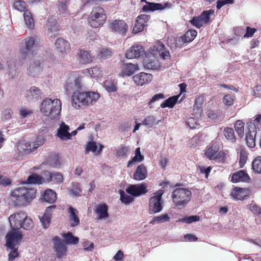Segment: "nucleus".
<instances>
[{"label":"nucleus","instance_id":"obj_1","mask_svg":"<svg viewBox=\"0 0 261 261\" xmlns=\"http://www.w3.org/2000/svg\"><path fill=\"white\" fill-rule=\"evenodd\" d=\"M82 87V80L77 73L73 72L68 75L64 89L67 95L72 93L71 104L76 109H83L92 106L100 96L98 93L95 92H81Z\"/></svg>","mask_w":261,"mask_h":261},{"label":"nucleus","instance_id":"obj_2","mask_svg":"<svg viewBox=\"0 0 261 261\" xmlns=\"http://www.w3.org/2000/svg\"><path fill=\"white\" fill-rule=\"evenodd\" d=\"M169 51L165 48V45L161 42H158L145 53L143 65L146 69L158 70L161 68L159 58L164 60L169 59Z\"/></svg>","mask_w":261,"mask_h":261},{"label":"nucleus","instance_id":"obj_3","mask_svg":"<svg viewBox=\"0 0 261 261\" xmlns=\"http://www.w3.org/2000/svg\"><path fill=\"white\" fill-rule=\"evenodd\" d=\"M36 190L32 188L20 187L14 189L11 194V199L15 206L28 204L36 196Z\"/></svg>","mask_w":261,"mask_h":261},{"label":"nucleus","instance_id":"obj_4","mask_svg":"<svg viewBox=\"0 0 261 261\" xmlns=\"http://www.w3.org/2000/svg\"><path fill=\"white\" fill-rule=\"evenodd\" d=\"M61 101L58 99L45 98L43 100L40 107V112L51 119H57L61 111Z\"/></svg>","mask_w":261,"mask_h":261},{"label":"nucleus","instance_id":"obj_5","mask_svg":"<svg viewBox=\"0 0 261 261\" xmlns=\"http://www.w3.org/2000/svg\"><path fill=\"white\" fill-rule=\"evenodd\" d=\"M39 38L34 35L25 38L21 43L19 53L21 58H29L36 54L39 45Z\"/></svg>","mask_w":261,"mask_h":261},{"label":"nucleus","instance_id":"obj_6","mask_svg":"<svg viewBox=\"0 0 261 261\" xmlns=\"http://www.w3.org/2000/svg\"><path fill=\"white\" fill-rule=\"evenodd\" d=\"M191 198V192L187 188H176L172 194L173 203L179 208L185 207Z\"/></svg>","mask_w":261,"mask_h":261},{"label":"nucleus","instance_id":"obj_7","mask_svg":"<svg viewBox=\"0 0 261 261\" xmlns=\"http://www.w3.org/2000/svg\"><path fill=\"white\" fill-rule=\"evenodd\" d=\"M44 141V137L42 135H39L37 137L36 140L32 143L25 141L19 142L17 145V149L21 153L29 154L42 145Z\"/></svg>","mask_w":261,"mask_h":261},{"label":"nucleus","instance_id":"obj_8","mask_svg":"<svg viewBox=\"0 0 261 261\" xmlns=\"http://www.w3.org/2000/svg\"><path fill=\"white\" fill-rule=\"evenodd\" d=\"M106 19L103 9L96 6L93 8L88 19L89 25L93 28H97L102 25Z\"/></svg>","mask_w":261,"mask_h":261},{"label":"nucleus","instance_id":"obj_9","mask_svg":"<svg viewBox=\"0 0 261 261\" xmlns=\"http://www.w3.org/2000/svg\"><path fill=\"white\" fill-rule=\"evenodd\" d=\"M163 193V190H159L154 193V195L150 198L149 203V213L150 214H154L162 211L163 203L162 197Z\"/></svg>","mask_w":261,"mask_h":261},{"label":"nucleus","instance_id":"obj_10","mask_svg":"<svg viewBox=\"0 0 261 261\" xmlns=\"http://www.w3.org/2000/svg\"><path fill=\"white\" fill-rule=\"evenodd\" d=\"M22 233L16 228H11V230L6 236V247L7 250L9 248H13L18 247L22 239Z\"/></svg>","mask_w":261,"mask_h":261},{"label":"nucleus","instance_id":"obj_11","mask_svg":"<svg viewBox=\"0 0 261 261\" xmlns=\"http://www.w3.org/2000/svg\"><path fill=\"white\" fill-rule=\"evenodd\" d=\"M109 25L112 32L123 36L126 35L128 30L127 24L124 20L121 19L110 20Z\"/></svg>","mask_w":261,"mask_h":261},{"label":"nucleus","instance_id":"obj_12","mask_svg":"<svg viewBox=\"0 0 261 261\" xmlns=\"http://www.w3.org/2000/svg\"><path fill=\"white\" fill-rule=\"evenodd\" d=\"M44 59L42 56L34 57L30 61L28 68V72L29 74L35 75L38 74L42 69L43 66Z\"/></svg>","mask_w":261,"mask_h":261},{"label":"nucleus","instance_id":"obj_13","mask_svg":"<svg viewBox=\"0 0 261 261\" xmlns=\"http://www.w3.org/2000/svg\"><path fill=\"white\" fill-rule=\"evenodd\" d=\"M219 151V146L216 143H213L207 149L205 154L211 160H218L219 161L224 162L225 160L224 153L221 152L218 153Z\"/></svg>","mask_w":261,"mask_h":261},{"label":"nucleus","instance_id":"obj_14","mask_svg":"<svg viewBox=\"0 0 261 261\" xmlns=\"http://www.w3.org/2000/svg\"><path fill=\"white\" fill-rule=\"evenodd\" d=\"M248 130L246 133V141L249 147L252 148L255 145V137L256 133V126L254 122L249 121L246 123Z\"/></svg>","mask_w":261,"mask_h":261},{"label":"nucleus","instance_id":"obj_15","mask_svg":"<svg viewBox=\"0 0 261 261\" xmlns=\"http://www.w3.org/2000/svg\"><path fill=\"white\" fill-rule=\"evenodd\" d=\"M146 5L142 7V11L145 12L154 11L156 10H163L164 9H170L172 8V5L169 2H166L164 4L154 3L146 2Z\"/></svg>","mask_w":261,"mask_h":261},{"label":"nucleus","instance_id":"obj_16","mask_svg":"<svg viewBox=\"0 0 261 261\" xmlns=\"http://www.w3.org/2000/svg\"><path fill=\"white\" fill-rule=\"evenodd\" d=\"M53 243L55 251L58 258H61L66 255L67 248L63 241L61 240L59 237L56 236L53 239Z\"/></svg>","mask_w":261,"mask_h":261},{"label":"nucleus","instance_id":"obj_17","mask_svg":"<svg viewBox=\"0 0 261 261\" xmlns=\"http://www.w3.org/2000/svg\"><path fill=\"white\" fill-rule=\"evenodd\" d=\"M146 188V184L132 185L126 189V192L132 196L138 197L147 193Z\"/></svg>","mask_w":261,"mask_h":261},{"label":"nucleus","instance_id":"obj_18","mask_svg":"<svg viewBox=\"0 0 261 261\" xmlns=\"http://www.w3.org/2000/svg\"><path fill=\"white\" fill-rule=\"evenodd\" d=\"M24 218H25V213L23 212L10 215L9 217V221L11 228H16L18 230L20 228Z\"/></svg>","mask_w":261,"mask_h":261},{"label":"nucleus","instance_id":"obj_19","mask_svg":"<svg viewBox=\"0 0 261 261\" xmlns=\"http://www.w3.org/2000/svg\"><path fill=\"white\" fill-rule=\"evenodd\" d=\"M145 53L144 48L140 45L132 46L125 53V57L127 59H132L140 57Z\"/></svg>","mask_w":261,"mask_h":261},{"label":"nucleus","instance_id":"obj_20","mask_svg":"<svg viewBox=\"0 0 261 261\" xmlns=\"http://www.w3.org/2000/svg\"><path fill=\"white\" fill-rule=\"evenodd\" d=\"M134 82L138 86H143L150 82L152 79L151 74L145 72L139 73L133 77Z\"/></svg>","mask_w":261,"mask_h":261},{"label":"nucleus","instance_id":"obj_21","mask_svg":"<svg viewBox=\"0 0 261 261\" xmlns=\"http://www.w3.org/2000/svg\"><path fill=\"white\" fill-rule=\"evenodd\" d=\"M46 27L48 29V35L50 38H54L57 36L59 29L55 18L52 17H48L46 23Z\"/></svg>","mask_w":261,"mask_h":261},{"label":"nucleus","instance_id":"obj_22","mask_svg":"<svg viewBox=\"0 0 261 261\" xmlns=\"http://www.w3.org/2000/svg\"><path fill=\"white\" fill-rule=\"evenodd\" d=\"M41 94V91L39 88L33 86L26 91L25 97L28 101L36 100L40 98Z\"/></svg>","mask_w":261,"mask_h":261},{"label":"nucleus","instance_id":"obj_23","mask_svg":"<svg viewBox=\"0 0 261 261\" xmlns=\"http://www.w3.org/2000/svg\"><path fill=\"white\" fill-rule=\"evenodd\" d=\"M69 130V126L66 125L64 122H62L58 129L57 135L62 140L70 139Z\"/></svg>","mask_w":261,"mask_h":261},{"label":"nucleus","instance_id":"obj_24","mask_svg":"<svg viewBox=\"0 0 261 261\" xmlns=\"http://www.w3.org/2000/svg\"><path fill=\"white\" fill-rule=\"evenodd\" d=\"M138 70H139V67L137 64L125 63L121 67V73L123 76H130Z\"/></svg>","mask_w":261,"mask_h":261},{"label":"nucleus","instance_id":"obj_25","mask_svg":"<svg viewBox=\"0 0 261 261\" xmlns=\"http://www.w3.org/2000/svg\"><path fill=\"white\" fill-rule=\"evenodd\" d=\"M250 178L248 174L243 170L237 171L232 175L231 181L233 182H248Z\"/></svg>","mask_w":261,"mask_h":261},{"label":"nucleus","instance_id":"obj_26","mask_svg":"<svg viewBox=\"0 0 261 261\" xmlns=\"http://www.w3.org/2000/svg\"><path fill=\"white\" fill-rule=\"evenodd\" d=\"M55 207V205H52L48 206L46 208L43 216L40 219L43 228L46 229L49 226L51 219L50 216L51 215V211L52 209H54Z\"/></svg>","mask_w":261,"mask_h":261},{"label":"nucleus","instance_id":"obj_27","mask_svg":"<svg viewBox=\"0 0 261 261\" xmlns=\"http://www.w3.org/2000/svg\"><path fill=\"white\" fill-rule=\"evenodd\" d=\"M77 60L82 64H86L92 61V57L90 53L86 50H80L77 54Z\"/></svg>","mask_w":261,"mask_h":261},{"label":"nucleus","instance_id":"obj_28","mask_svg":"<svg viewBox=\"0 0 261 261\" xmlns=\"http://www.w3.org/2000/svg\"><path fill=\"white\" fill-rule=\"evenodd\" d=\"M147 174V170L143 164L139 165L135 172L134 173L133 177L135 180H142L144 179Z\"/></svg>","mask_w":261,"mask_h":261},{"label":"nucleus","instance_id":"obj_29","mask_svg":"<svg viewBox=\"0 0 261 261\" xmlns=\"http://www.w3.org/2000/svg\"><path fill=\"white\" fill-rule=\"evenodd\" d=\"M248 195V190L245 189L236 187L231 192V195L236 200H243L246 199Z\"/></svg>","mask_w":261,"mask_h":261},{"label":"nucleus","instance_id":"obj_30","mask_svg":"<svg viewBox=\"0 0 261 261\" xmlns=\"http://www.w3.org/2000/svg\"><path fill=\"white\" fill-rule=\"evenodd\" d=\"M108 206L106 203L98 204L96 206L95 212L99 219H106L109 217Z\"/></svg>","mask_w":261,"mask_h":261},{"label":"nucleus","instance_id":"obj_31","mask_svg":"<svg viewBox=\"0 0 261 261\" xmlns=\"http://www.w3.org/2000/svg\"><path fill=\"white\" fill-rule=\"evenodd\" d=\"M69 213V218L70 221V226L74 227L77 226L80 223V220L77 216V211L71 206L68 208Z\"/></svg>","mask_w":261,"mask_h":261},{"label":"nucleus","instance_id":"obj_32","mask_svg":"<svg viewBox=\"0 0 261 261\" xmlns=\"http://www.w3.org/2000/svg\"><path fill=\"white\" fill-rule=\"evenodd\" d=\"M56 49L61 53H66L69 51L70 45L69 43L63 38H58L55 42Z\"/></svg>","mask_w":261,"mask_h":261},{"label":"nucleus","instance_id":"obj_33","mask_svg":"<svg viewBox=\"0 0 261 261\" xmlns=\"http://www.w3.org/2000/svg\"><path fill=\"white\" fill-rule=\"evenodd\" d=\"M197 32L194 30L187 31L184 35L181 36L179 39V42L182 43L191 42L197 36Z\"/></svg>","mask_w":261,"mask_h":261},{"label":"nucleus","instance_id":"obj_34","mask_svg":"<svg viewBox=\"0 0 261 261\" xmlns=\"http://www.w3.org/2000/svg\"><path fill=\"white\" fill-rule=\"evenodd\" d=\"M43 200L49 203H53L57 200V194L53 190H46L43 195Z\"/></svg>","mask_w":261,"mask_h":261},{"label":"nucleus","instance_id":"obj_35","mask_svg":"<svg viewBox=\"0 0 261 261\" xmlns=\"http://www.w3.org/2000/svg\"><path fill=\"white\" fill-rule=\"evenodd\" d=\"M44 182V179L41 176L34 173L30 175L26 181L24 182L25 184H42Z\"/></svg>","mask_w":261,"mask_h":261},{"label":"nucleus","instance_id":"obj_36","mask_svg":"<svg viewBox=\"0 0 261 261\" xmlns=\"http://www.w3.org/2000/svg\"><path fill=\"white\" fill-rule=\"evenodd\" d=\"M23 18L27 27L28 29L32 30L34 27V19L31 12L29 10L24 11Z\"/></svg>","mask_w":261,"mask_h":261},{"label":"nucleus","instance_id":"obj_37","mask_svg":"<svg viewBox=\"0 0 261 261\" xmlns=\"http://www.w3.org/2000/svg\"><path fill=\"white\" fill-rule=\"evenodd\" d=\"M179 96V95H178L169 97L161 104V107L162 108L166 107L172 108L177 102Z\"/></svg>","mask_w":261,"mask_h":261},{"label":"nucleus","instance_id":"obj_38","mask_svg":"<svg viewBox=\"0 0 261 261\" xmlns=\"http://www.w3.org/2000/svg\"><path fill=\"white\" fill-rule=\"evenodd\" d=\"M203 98L201 96L197 97L195 100L193 107L194 108V111H196L195 112L196 116H200L202 112V105L203 103Z\"/></svg>","mask_w":261,"mask_h":261},{"label":"nucleus","instance_id":"obj_39","mask_svg":"<svg viewBox=\"0 0 261 261\" xmlns=\"http://www.w3.org/2000/svg\"><path fill=\"white\" fill-rule=\"evenodd\" d=\"M63 237L65 241L64 243L67 245H76L79 243V239L78 237L73 236L70 232L64 234Z\"/></svg>","mask_w":261,"mask_h":261},{"label":"nucleus","instance_id":"obj_40","mask_svg":"<svg viewBox=\"0 0 261 261\" xmlns=\"http://www.w3.org/2000/svg\"><path fill=\"white\" fill-rule=\"evenodd\" d=\"M245 30L242 28H236L234 29V38L230 39L228 43L235 44L241 37H244Z\"/></svg>","mask_w":261,"mask_h":261},{"label":"nucleus","instance_id":"obj_41","mask_svg":"<svg viewBox=\"0 0 261 261\" xmlns=\"http://www.w3.org/2000/svg\"><path fill=\"white\" fill-rule=\"evenodd\" d=\"M144 160V156L141 153L140 148H137L135 150V155L131 161H129L127 163V167H130L132 164L135 162H140Z\"/></svg>","mask_w":261,"mask_h":261},{"label":"nucleus","instance_id":"obj_42","mask_svg":"<svg viewBox=\"0 0 261 261\" xmlns=\"http://www.w3.org/2000/svg\"><path fill=\"white\" fill-rule=\"evenodd\" d=\"M170 220V217L167 214H164L158 216H154L153 217L151 221L150 222V224H154L155 222L157 223H164L167 221H169Z\"/></svg>","mask_w":261,"mask_h":261},{"label":"nucleus","instance_id":"obj_43","mask_svg":"<svg viewBox=\"0 0 261 261\" xmlns=\"http://www.w3.org/2000/svg\"><path fill=\"white\" fill-rule=\"evenodd\" d=\"M253 171L258 174L261 173V156H257L252 163Z\"/></svg>","mask_w":261,"mask_h":261},{"label":"nucleus","instance_id":"obj_44","mask_svg":"<svg viewBox=\"0 0 261 261\" xmlns=\"http://www.w3.org/2000/svg\"><path fill=\"white\" fill-rule=\"evenodd\" d=\"M244 123L241 120H238L234 124V128L240 138H242L244 135Z\"/></svg>","mask_w":261,"mask_h":261},{"label":"nucleus","instance_id":"obj_45","mask_svg":"<svg viewBox=\"0 0 261 261\" xmlns=\"http://www.w3.org/2000/svg\"><path fill=\"white\" fill-rule=\"evenodd\" d=\"M119 194L121 201L125 204H129L134 200V198L131 195L125 193V192L123 190H120Z\"/></svg>","mask_w":261,"mask_h":261},{"label":"nucleus","instance_id":"obj_46","mask_svg":"<svg viewBox=\"0 0 261 261\" xmlns=\"http://www.w3.org/2000/svg\"><path fill=\"white\" fill-rule=\"evenodd\" d=\"M224 135L226 139L230 140L232 142H234L236 140L234 132L232 128H225L224 129Z\"/></svg>","mask_w":261,"mask_h":261},{"label":"nucleus","instance_id":"obj_47","mask_svg":"<svg viewBox=\"0 0 261 261\" xmlns=\"http://www.w3.org/2000/svg\"><path fill=\"white\" fill-rule=\"evenodd\" d=\"M214 13V11L213 10L204 11L202 12L199 17L204 24H206L209 22L211 15H213Z\"/></svg>","mask_w":261,"mask_h":261},{"label":"nucleus","instance_id":"obj_48","mask_svg":"<svg viewBox=\"0 0 261 261\" xmlns=\"http://www.w3.org/2000/svg\"><path fill=\"white\" fill-rule=\"evenodd\" d=\"M47 162L54 168L58 167L60 164L58 159V156L55 154L49 155L47 159Z\"/></svg>","mask_w":261,"mask_h":261},{"label":"nucleus","instance_id":"obj_49","mask_svg":"<svg viewBox=\"0 0 261 261\" xmlns=\"http://www.w3.org/2000/svg\"><path fill=\"white\" fill-rule=\"evenodd\" d=\"M199 220V216L195 215L191 216H186L184 218L179 219L177 221L190 224L194 222L198 221Z\"/></svg>","mask_w":261,"mask_h":261},{"label":"nucleus","instance_id":"obj_50","mask_svg":"<svg viewBox=\"0 0 261 261\" xmlns=\"http://www.w3.org/2000/svg\"><path fill=\"white\" fill-rule=\"evenodd\" d=\"M33 227V222L32 220L29 218L25 214V218L23 219L21 228H23L25 230H30Z\"/></svg>","mask_w":261,"mask_h":261},{"label":"nucleus","instance_id":"obj_51","mask_svg":"<svg viewBox=\"0 0 261 261\" xmlns=\"http://www.w3.org/2000/svg\"><path fill=\"white\" fill-rule=\"evenodd\" d=\"M98 56L101 58L108 59L112 56V51L108 48H100L99 49Z\"/></svg>","mask_w":261,"mask_h":261},{"label":"nucleus","instance_id":"obj_52","mask_svg":"<svg viewBox=\"0 0 261 261\" xmlns=\"http://www.w3.org/2000/svg\"><path fill=\"white\" fill-rule=\"evenodd\" d=\"M14 8L20 11V12H23V13L24 12V11H27V5L26 4V3L23 1H21V0H19V1H16L14 3Z\"/></svg>","mask_w":261,"mask_h":261},{"label":"nucleus","instance_id":"obj_53","mask_svg":"<svg viewBox=\"0 0 261 261\" xmlns=\"http://www.w3.org/2000/svg\"><path fill=\"white\" fill-rule=\"evenodd\" d=\"M88 73L91 77H99L102 75V71L98 67H94L87 69Z\"/></svg>","mask_w":261,"mask_h":261},{"label":"nucleus","instance_id":"obj_54","mask_svg":"<svg viewBox=\"0 0 261 261\" xmlns=\"http://www.w3.org/2000/svg\"><path fill=\"white\" fill-rule=\"evenodd\" d=\"M105 89L109 92H114L117 91V87L115 84L112 81H106L103 83Z\"/></svg>","mask_w":261,"mask_h":261},{"label":"nucleus","instance_id":"obj_55","mask_svg":"<svg viewBox=\"0 0 261 261\" xmlns=\"http://www.w3.org/2000/svg\"><path fill=\"white\" fill-rule=\"evenodd\" d=\"M186 124L191 129L197 128L200 125L198 120L193 117L188 118L186 121Z\"/></svg>","mask_w":261,"mask_h":261},{"label":"nucleus","instance_id":"obj_56","mask_svg":"<svg viewBox=\"0 0 261 261\" xmlns=\"http://www.w3.org/2000/svg\"><path fill=\"white\" fill-rule=\"evenodd\" d=\"M146 26H147L146 24L142 22L141 21H139L138 19H137L135 27L133 30V33L134 34H136L141 32L143 30L144 27Z\"/></svg>","mask_w":261,"mask_h":261},{"label":"nucleus","instance_id":"obj_57","mask_svg":"<svg viewBox=\"0 0 261 261\" xmlns=\"http://www.w3.org/2000/svg\"><path fill=\"white\" fill-rule=\"evenodd\" d=\"M8 74L11 79H14L16 76V68L13 62H11L8 64Z\"/></svg>","mask_w":261,"mask_h":261},{"label":"nucleus","instance_id":"obj_58","mask_svg":"<svg viewBox=\"0 0 261 261\" xmlns=\"http://www.w3.org/2000/svg\"><path fill=\"white\" fill-rule=\"evenodd\" d=\"M97 146L96 143L94 141L89 142L86 146L85 152V154H88L90 151L94 152L97 150Z\"/></svg>","mask_w":261,"mask_h":261},{"label":"nucleus","instance_id":"obj_59","mask_svg":"<svg viewBox=\"0 0 261 261\" xmlns=\"http://www.w3.org/2000/svg\"><path fill=\"white\" fill-rule=\"evenodd\" d=\"M165 98L164 95L163 93H158L154 95L150 99L148 103V106L150 108L153 107V103L159 100L160 99H163Z\"/></svg>","mask_w":261,"mask_h":261},{"label":"nucleus","instance_id":"obj_60","mask_svg":"<svg viewBox=\"0 0 261 261\" xmlns=\"http://www.w3.org/2000/svg\"><path fill=\"white\" fill-rule=\"evenodd\" d=\"M11 250L8 254V261H13L19 255L18 252V247H14L13 248H9Z\"/></svg>","mask_w":261,"mask_h":261},{"label":"nucleus","instance_id":"obj_61","mask_svg":"<svg viewBox=\"0 0 261 261\" xmlns=\"http://www.w3.org/2000/svg\"><path fill=\"white\" fill-rule=\"evenodd\" d=\"M63 180V176L61 173L56 172H53L51 175V180L56 184H60Z\"/></svg>","mask_w":261,"mask_h":261},{"label":"nucleus","instance_id":"obj_62","mask_svg":"<svg viewBox=\"0 0 261 261\" xmlns=\"http://www.w3.org/2000/svg\"><path fill=\"white\" fill-rule=\"evenodd\" d=\"M190 22L193 26L198 29H200L204 25L199 16L198 17H194Z\"/></svg>","mask_w":261,"mask_h":261},{"label":"nucleus","instance_id":"obj_63","mask_svg":"<svg viewBox=\"0 0 261 261\" xmlns=\"http://www.w3.org/2000/svg\"><path fill=\"white\" fill-rule=\"evenodd\" d=\"M155 117L153 116H149L143 120V121L142 122V124L144 125H146L148 127H151L155 123Z\"/></svg>","mask_w":261,"mask_h":261},{"label":"nucleus","instance_id":"obj_64","mask_svg":"<svg viewBox=\"0 0 261 261\" xmlns=\"http://www.w3.org/2000/svg\"><path fill=\"white\" fill-rule=\"evenodd\" d=\"M81 193L82 191L79 184L74 185L73 188L70 190V194L72 197L80 196L81 195Z\"/></svg>","mask_w":261,"mask_h":261}]
</instances>
